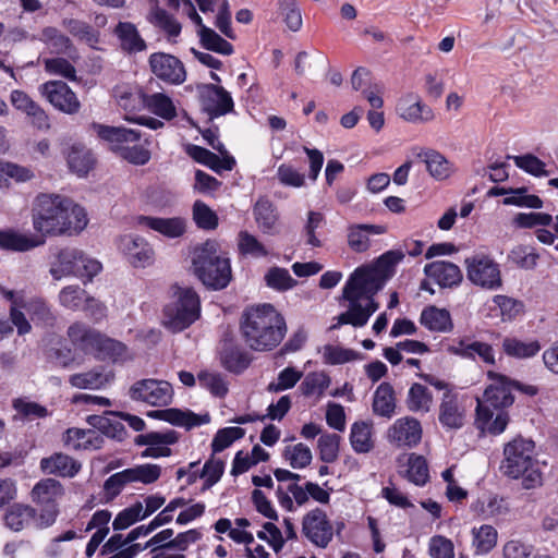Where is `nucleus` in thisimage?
Returning a JSON list of instances; mask_svg holds the SVG:
<instances>
[{
  "label": "nucleus",
  "mask_w": 558,
  "mask_h": 558,
  "mask_svg": "<svg viewBox=\"0 0 558 558\" xmlns=\"http://www.w3.org/2000/svg\"><path fill=\"white\" fill-rule=\"evenodd\" d=\"M31 211L33 228L43 236L71 235L87 225L85 209L59 194H38Z\"/></svg>",
  "instance_id": "obj_1"
},
{
  "label": "nucleus",
  "mask_w": 558,
  "mask_h": 558,
  "mask_svg": "<svg viewBox=\"0 0 558 558\" xmlns=\"http://www.w3.org/2000/svg\"><path fill=\"white\" fill-rule=\"evenodd\" d=\"M385 280L377 269L357 268L347 281L342 296L349 302L347 312L338 315L329 329L335 330L342 325L363 327L368 318L378 310L375 294L384 287Z\"/></svg>",
  "instance_id": "obj_2"
},
{
  "label": "nucleus",
  "mask_w": 558,
  "mask_h": 558,
  "mask_svg": "<svg viewBox=\"0 0 558 558\" xmlns=\"http://www.w3.org/2000/svg\"><path fill=\"white\" fill-rule=\"evenodd\" d=\"M240 328L245 343L255 351L272 350L287 332L283 316L271 304L247 310L242 316Z\"/></svg>",
  "instance_id": "obj_3"
},
{
  "label": "nucleus",
  "mask_w": 558,
  "mask_h": 558,
  "mask_svg": "<svg viewBox=\"0 0 558 558\" xmlns=\"http://www.w3.org/2000/svg\"><path fill=\"white\" fill-rule=\"evenodd\" d=\"M488 378L492 383L484 391L483 401H478L475 423L483 432L498 435L506 429L509 422L504 409L514 401L511 393L512 380L494 372H488Z\"/></svg>",
  "instance_id": "obj_4"
},
{
  "label": "nucleus",
  "mask_w": 558,
  "mask_h": 558,
  "mask_svg": "<svg viewBox=\"0 0 558 558\" xmlns=\"http://www.w3.org/2000/svg\"><path fill=\"white\" fill-rule=\"evenodd\" d=\"M499 470L508 478L521 480L524 489H534L543 484L542 465L535 457V445L523 437H517L505 445Z\"/></svg>",
  "instance_id": "obj_5"
},
{
  "label": "nucleus",
  "mask_w": 558,
  "mask_h": 558,
  "mask_svg": "<svg viewBox=\"0 0 558 558\" xmlns=\"http://www.w3.org/2000/svg\"><path fill=\"white\" fill-rule=\"evenodd\" d=\"M193 269L202 283L211 290L225 289L232 279L230 259L216 241L208 240L194 250Z\"/></svg>",
  "instance_id": "obj_6"
},
{
  "label": "nucleus",
  "mask_w": 558,
  "mask_h": 558,
  "mask_svg": "<svg viewBox=\"0 0 558 558\" xmlns=\"http://www.w3.org/2000/svg\"><path fill=\"white\" fill-rule=\"evenodd\" d=\"M201 300L192 288L175 287L173 298L163 308L162 325L171 332H180L198 319Z\"/></svg>",
  "instance_id": "obj_7"
},
{
  "label": "nucleus",
  "mask_w": 558,
  "mask_h": 558,
  "mask_svg": "<svg viewBox=\"0 0 558 558\" xmlns=\"http://www.w3.org/2000/svg\"><path fill=\"white\" fill-rule=\"evenodd\" d=\"M466 277L475 286L486 290H498L502 287L501 270L490 256L478 253L464 260Z\"/></svg>",
  "instance_id": "obj_8"
},
{
  "label": "nucleus",
  "mask_w": 558,
  "mask_h": 558,
  "mask_svg": "<svg viewBox=\"0 0 558 558\" xmlns=\"http://www.w3.org/2000/svg\"><path fill=\"white\" fill-rule=\"evenodd\" d=\"M302 534L313 545L326 548L333 537V526L320 508L308 511L302 519Z\"/></svg>",
  "instance_id": "obj_9"
},
{
  "label": "nucleus",
  "mask_w": 558,
  "mask_h": 558,
  "mask_svg": "<svg viewBox=\"0 0 558 558\" xmlns=\"http://www.w3.org/2000/svg\"><path fill=\"white\" fill-rule=\"evenodd\" d=\"M130 397L154 407H163L171 402L173 391L170 383L157 379H142L130 388Z\"/></svg>",
  "instance_id": "obj_10"
},
{
  "label": "nucleus",
  "mask_w": 558,
  "mask_h": 558,
  "mask_svg": "<svg viewBox=\"0 0 558 558\" xmlns=\"http://www.w3.org/2000/svg\"><path fill=\"white\" fill-rule=\"evenodd\" d=\"M40 95L56 109L66 114L80 111L81 102L75 93L62 81H49L40 85Z\"/></svg>",
  "instance_id": "obj_11"
},
{
  "label": "nucleus",
  "mask_w": 558,
  "mask_h": 558,
  "mask_svg": "<svg viewBox=\"0 0 558 558\" xmlns=\"http://www.w3.org/2000/svg\"><path fill=\"white\" fill-rule=\"evenodd\" d=\"M10 102L13 108L23 113L28 123L38 131H49L51 121L46 110L27 93L14 89L10 93Z\"/></svg>",
  "instance_id": "obj_12"
},
{
  "label": "nucleus",
  "mask_w": 558,
  "mask_h": 558,
  "mask_svg": "<svg viewBox=\"0 0 558 558\" xmlns=\"http://www.w3.org/2000/svg\"><path fill=\"white\" fill-rule=\"evenodd\" d=\"M466 410L458 392L447 390L438 405V421L447 429H460L465 422Z\"/></svg>",
  "instance_id": "obj_13"
},
{
  "label": "nucleus",
  "mask_w": 558,
  "mask_h": 558,
  "mask_svg": "<svg viewBox=\"0 0 558 558\" xmlns=\"http://www.w3.org/2000/svg\"><path fill=\"white\" fill-rule=\"evenodd\" d=\"M198 92L202 107L210 119L225 116L233 110L232 97L222 86L204 84L198 87Z\"/></svg>",
  "instance_id": "obj_14"
},
{
  "label": "nucleus",
  "mask_w": 558,
  "mask_h": 558,
  "mask_svg": "<svg viewBox=\"0 0 558 558\" xmlns=\"http://www.w3.org/2000/svg\"><path fill=\"white\" fill-rule=\"evenodd\" d=\"M151 72L161 81L180 85L186 78L183 63L172 54L156 52L149 57Z\"/></svg>",
  "instance_id": "obj_15"
},
{
  "label": "nucleus",
  "mask_w": 558,
  "mask_h": 558,
  "mask_svg": "<svg viewBox=\"0 0 558 558\" xmlns=\"http://www.w3.org/2000/svg\"><path fill=\"white\" fill-rule=\"evenodd\" d=\"M422 426L418 420L404 416L396 420L388 428L387 439L397 447L416 446L422 439Z\"/></svg>",
  "instance_id": "obj_16"
},
{
  "label": "nucleus",
  "mask_w": 558,
  "mask_h": 558,
  "mask_svg": "<svg viewBox=\"0 0 558 558\" xmlns=\"http://www.w3.org/2000/svg\"><path fill=\"white\" fill-rule=\"evenodd\" d=\"M178 440L179 435L175 430L150 432L136 436L135 444L147 447L142 452V457L159 458L169 457L171 454V450L168 446L175 444Z\"/></svg>",
  "instance_id": "obj_17"
},
{
  "label": "nucleus",
  "mask_w": 558,
  "mask_h": 558,
  "mask_svg": "<svg viewBox=\"0 0 558 558\" xmlns=\"http://www.w3.org/2000/svg\"><path fill=\"white\" fill-rule=\"evenodd\" d=\"M93 130L97 135L108 142L111 149L120 154L126 146L137 143L141 138V133L133 129L123 126H109L99 123H93Z\"/></svg>",
  "instance_id": "obj_18"
},
{
  "label": "nucleus",
  "mask_w": 558,
  "mask_h": 558,
  "mask_svg": "<svg viewBox=\"0 0 558 558\" xmlns=\"http://www.w3.org/2000/svg\"><path fill=\"white\" fill-rule=\"evenodd\" d=\"M396 110L400 118L411 123L429 122L435 117L432 108L425 105L420 96L415 94L401 97Z\"/></svg>",
  "instance_id": "obj_19"
},
{
  "label": "nucleus",
  "mask_w": 558,
  "mask_h": 558,
  "mask_svg": "<svg viewBox=\"0 0 558 558\" xmlns=\"http://www.w3.org/2000/svg\"><path fill=\"white\" fill-rule=\"evenodd\" d=\"M119 248L134 267H146L153 263L154 251L143 238L124 235L120 239Z\"/></svg>",
  "instance_id": "obj_20"
},
{
  "label": "nucleus",
  "mask_w": 558,
  "mask_h": 558,
  "mask_svg": "<svg viewBox=\"0 0 558 558\" xmlns=\"http://www.w3.org/2000/svg\"><path fill=\"white\" fill-rule=\"evenodd\" d=\"M40 470L49 475L73 477L80 472L81 463L65 453L54 452L40 460Z\"/></svg>",
  "instance_id": "obj_21"
},
{
  "label": "nucleus",
  "mask_w": 558,
  "mask_h": 558,
  "mask_svg": "<svg viewBox=\"0 0 558 558\" xmlns=\"http://www.w3.org/2000/svg\"><path fill=\"white\" fill-rule=\"evenodd\" d=\"M424 272L444 288L457 286L463 278L459 266L446 260H436L425 265Z\"/></svg>",
  "instance_id": "obj_22"
},
{
  "label": "nucleus",
  "mask_w": 558,
  "mask_h": 558,
  "mask_svg": "<svg viewBox=\"0 0 558 558\" xmlns=\"http://www.w3.org/2000/svg\"><path fill=\"white\" fill-rule=\"evenodd\" d=\"M62 440L64 446L72 450L99 449L104 444V437L95 429L69 428Z\"/></svg>",
  "instance_id": "obj_23"
},
{
  "label": "nucleus",
  "mask_w": 558,
  "mask_h": 558,
  "mask_svg": "<svg viewBox=\"0 0 558 558\" xmlns=\"http://www.w3.org/2000/svg\"><path fill=\"white\" fill-rule=\"evenodd\" d=\"M137 222L168 238H179L183 235L186 230V221L181 217L157 218L141 216Z\"/></svg>",
  "instance_id": "obj_24"
},
{
  "label": "nucleus",
  "mask_w": 558,
  "mask_h": 558,
  "mask_svg": "<svg viewBox=\"0 0 558 558\" xmlns=\"http://www.w3.org/2000/svg\"><path fill=\"white\" fill-rule=\"evenodd\" d=\"M113 379V373L106 372L102 367H96L87 372L75 373L69 377V384L77 389L98 390L107 386Z\"/></svg>",
  "instance_id": "obj_25"
},
{
  "label": "nucleus",
  "mask_w": 558,
  "mask_h": 558,
  "mask_svg": "<svg viewBox=\"0 0 558 558\" xmlns=\"http://www.w3.org/2000/svg\"><path fill=\"white\" fill-rule=\"evenodd\" d=\"M186 153L195 161L209 167L216 172H220L221 170H232L235 165L234 158L229 156L228 153L222 155V158H220L210 150L197 145H190Z\"/></svg>",
  "instance_id": "obj_26"
},
{
  "label": "nucleus",
  "mask_w": 558,
  "mask_h": 558,
  "mask_svg": "<svg viewBox=\"0 0 558 558\" xmlns=\"http://www.w3.org/2000/svg\"><path fill=\"white\" fill-rule=\"evenodd\" d=\"M159 413V417L163 421L175 426L184 427L187 430L210 422V415L208 413L195 414L190 410L167 409Z\"/></svg>",
  "instance_id": "obj_27"
},
{
  "label": "nucleus",
  "mask_w": 558,
  "mask_h": 558,
  "mask_svg": "<svg viewBox=\"0 0 558 558\" xmlns=\"http://www.w3.org/2000/svg\"><path fill=\"white\" fill-rule=\"evenodd\" d=\"M416 157L425 163L426 170L436 180H445L453 171L451 163L437 150L421 149L416 153Z\"/></svg>",
  "instance_id": "obj_28"
},
{
  "label": "nucleus",
  "mask_w": 558,
  "mask_h": 558,
  "mask_svg": "<svg viewBox=\"0 0 558 558\" xmlns=\"http://www.w3.org/2000/svg\"><path fill=\"white\" fill-rule=\"evenodd\" d=\"M253 214L258 228L263 233L274 235L278 233V213L275 205L267 198H259Z\"/></svg>",
  "instance_id": "obj_29"
},
{
  "label": "nucleus",
  "mask_w": 558,
  "mask_h": 558,
  "mask_svg": "<svg viewBox=\"0 0 558 558\" xmlns=\"http://www.w3.org/2000/svg\"><path fill=\"white\" fill-rule=\"evenodd\" d=\"M90 352L97 353L101 357L111 359L113 362L123 363L133 359V354L124 343L102 333L99 335Z\"/></svg>",
  "instance_id": "obj_30"
},
{
  "label": "nucleus",
  "mask_w": 558,
  "mask_h": 558,
  "mask_svg": "<svg viewBox=\"0 0 558 558\" xmlns=\"http://www.w3.org/2000/svg\"><path fill=\"white\" fill-rule=\"evenodd\" d=\"M397 398L393 387L389 383H381L373 396V412L381 417L390 418L396 413Z\"/></svg>",
  "instance_id": "obj_31"
},
{
  "label": "nucleus",
  "mask_w": 558,
  "mask_h": 558,
  "mask_svg": "<svg viewBox=\"0 0 558 558\" xmlns=\"http://www.w3.org/2000/svg\"><path fill=\"white\" fill-rule=\"evenodd\" d=\"M118 105L125 111H136L144 107L146 93L136 85L119 84L113 88Z\"/></svg>",
  "instance_id": "obj_32"
},
{
  "label": "nucleus",
  "mask_w": 558,
  "mask_h": 558,
  "mask_svg": "<svg viewBox=\"0 0 558 558\" xmlns=\"http://www.w3.org/2000/svg\"><path fill=\"white\" fill-rule=\"evenodd\" d=\"M113 33L118 37L123 51L136 53L146 49V43L133 23L119 22Z\"/></svg>",
  "instance_id": "obj_33"
},
{
  "label": "nucleus",
  "mask_w": 558,
  "mask_h": 558,
  "mask_svg": "<svg viewBox=\"0 0 558 558\" xmlns=\"http://www.w3.org/2000/svg\"><path fill=\"white\" fill-rule=\"evenodd\" d=\"M449 350L462 357L475 359V356H478L486 364L495 363L494 350L492 345L485 342L459 340Z\"/></svg>",
  "instance_id": "obj_34"
},
{
  "label": "nucleus",
  "mask_w": 558,
  "mask_h": 558,
  "mask_svg": "<svg viewBox=\"0 0 558 558\" xmlns=\"http://www.w3.org/2000/svg\"><path fill=\"white\" fill-rule=\"evenodd\" d=\"M143 108L166 121H171L178 116L177 106L171 97L160 92L146 93Z\"/></svg>",
  "instance_id": "obj_35"
},
{
  "label": "nucleus",
  "mask_w": 558,
  "mask_h": 558,
  "mask_svg": "<svg viewBox=\"0 0 558 558\" xmlns=\"http://www.w3.org/2000/svg\"><path fill=\"white\" fill-rule=\"evenodd\" d=\"M64 489L61 483L54 478L39 481L32 489V499L39 506L58 505L63 496Z\"/></svg>",
  "instance_id": "obj_36"
},
{
  "label": "nucleus",
  "mask_w": 558,
  "mask_h": 558,
  "mask_svg": "<svg viewBox=\"0 0 558 558\" xmlns=\"http://www.w3.org/2000/svg\"><path fill=\"white\" fill-rule=\"evenodd\" d=\"M142 550L141 544H131L126 536L114 534L104 544L100 554L108 558H133Z\"/></svg>",
  "instance_id": "obj_37"
},
{
  "label": "nucleus",
  "mask_w": 558,
  "mask_h": 558,
  "mask_svg": "<svg viewBox=\"0 0 558 558\" xmlns=\"http://www.w3.org/2000/svg\"><path fill=\"white\" fill-rule=\"evenodd\" d=\"M420 323L434 332H449L453 328L450 313L436 306L424 308L421 313Z\"/></svg>",
  "instance_id": "obj_38"
},
{
  "label": "nucleus",
  "mask_w": 558,
  "mask_h": 558,
  "mask_svg": "<svg viewBox=\"0 0 558 558\" xmlns=\"http://www.w3.org/2000/svg\"><path fill=\"white\" fill-rule=\"evenodd\" d=\"M77 258H80V250L73 247L60 250L56 255V260L51 264V276L56 280H60L68 276H74Z\"/></svg>",
  "instance_id": "obj_39"
},
{
  "label": "nucleus",
  "mask_w": 558,
  "mask_h": 558,
  "mask_svg": "<svg viewBox=\"0 0 558 558\" xmlns=\"http://www.w3.org/2000/svg\"><path fill=\"white\" fill-rule=\"evenodd\" d=\"M44 240L36 236H28L14 230H0V248L25 252L39 246Z\"/></svg>",
  "instance_id": "obj_40"
},
{
  "label": "nucleus",
  "mask_w": 558,
  "mask_h": 558,
  "mask_svg": "<svg viewBox=\"0 0 558 558\" xmlns=\"http://www.w3.org/2000/svg\"><path fill=\"white\" fill-rule=\"evenodd\" d=\"M472 548L476 555H485L493 550L498 541V532L490 524H482L471 530Z\"/></svg>",
  "instance_id": "obj_41"
},
{
  "label": "nucleus",
  "mask_w": 558,
  "mask_h": 558,
  "mask_svg": "<svg viewBox=\"0 0 558 558\" xmlns=\"http://www.w3.org/2000/svg\"><path fill=\"white\" fill-rule=\"evenodd\" d=\"M472 510L485 519H492L506 515L509 511V507L502 497L487 495L472 504Z\"/></svg>",
  "instance_id": "obj_42"
},
{
  "label": "nucleus",
  "mask_w": 558,
  "mask_h": 558,
  "mask_svg": "<svg viewBox=\"0 0 558 558\" xmlns=\"http://www.w3.org/2000/svg\"><path fill=\"white\" fill-rule=\"evenodd\" d=\"M384 227L376 225H353L348 228V244L355 252H365L369 246L368 234H381Z\"/></svg>",
  "instance_id": "obj_43"
},
{
  "label": "nucleus",
  "mask_w": 558,
  "mask_h": 558,
  "mask_svg": "<svg viewBox=\"0 0 558 558\" xmlns=\"http://www.w3.org/2000/svg\"><path fill=\"white\" fill-rule=\"evenodd\" d=\"M405 404L411 412L427 413L433 405V395L426 386L414 383L409 388Z\"/></svg>",
  "instance_id": "obj_44"
},
{
  "label": "nucleus",
  "mask_w": 558,
  "mask_h": 558,
  "mask_svg": "<svg viewBox=\"0 0 558 558\" xmlns=\"http://www.w3.org/2000/svg\"><path fill=\"white\" fill-rule=\"evenodd\" d=\"M505 353L515 359H529L535 356L542 349L537 340L522 341L517 338L506 337L502 340Z\"/></svg>",
  "instance_id": "obj_45"
},
{
  "label": "nucleus",
  "mask_w": 558,
  "mask_h": 558,
  "mask_svg": "<svg viewBox=\"0 0 558 558\" xmlns=\"http://www.w3.org/2000/svg\"><path fill=\"white\" fill-rule=\"evenodd\" d=\"M68 165L71 171L84 177L94 167L93 154L84 146L73 145L68 154Z\"/></svg>",
  "instance_id": "obj_46"
},
{
  "label": "nucleus",
  "mask_w": 558,
  "mask_h": 558,
  "mask_svg": "<svg viewBox=\"0 0 558 558\" xmlns=\"http://www.w3.org/2000/svg\"><path fill=\"white\" fill-rule=\"evenodd\" d=\"M372 429V424H368L366 422H356L352 425L350 433V442L355 452L366 453L374 448Z\"/></svg>",
  "instance_id": "obj_47"
},
{
  "label": "nucleus",
  "mask_w": 558,
  "mask_h": 558,
  "mask_svg": "<svg viewBox=\"0 0 558 558\" xmlns=\"http://www.w3.org/2000/svg\"><path fill=\"white\" fill-rule=\"evenodd\" d=\"M35 519V509L31 506L16 504L5 513L4 521L9 529L20 532Z\"/></svg>",
  "instance_id": "obj_48"
},
{
  "label": "nucleus",
  "mask_w": 558,
  "mask_h": 558,
  "mask_svg": "<svg viewBox=\"0 0 558 558\" xmlns=\"http://www.w3.org/2000/svg\"><path fill=\"white\" fill-rule=\"evenodd\" d=\"M87 423L95 427L101 436L105 435L113 439L122 440L126 434L123 424L116 418L89 415L87 417Z\"/></svg>",
  "instance_id": "obj_49"
},
{
  "label": "nucleus",
  "mask_w": 558,
  "mask_h": 558,
  "mask_svg": "<svg viewBox=\"0 0 558 558\" xmlns=\"http://www.w3.org/2000/svg\"><path fill=\"white\" fill-rule=\"evenodd\" d=\"M100 332L89 329L86 325L75 323L68 329L70 340L82 350L90 352L99 337Z\"/></svg>",
  "instance_id": "obj_50"
},
{
  "label": "nucleus",
  "mask_w": 558,
  "mask_h": 558,
  "mask_svg": "<svg viewBox=\"0 0 558 558\" xmlns=\"http://www.w3.org/2000/svg\"><path fill=\"white\" fill-rule=\"evenodd\" d=\"M198 36L204 48L225 56H230L233 52L232 45L218 35L214 29L202 26L198 29Z\"/></svg>",
  "instance_id": "obj_51"
},
{
  "label": "nucleus",
  "mask_w": 558,
  "mask_h": 558,
  "mask_svg": "<svg viewBox=\"0 0 558 558\" xmlns=\"http://www.w3.org/2000/svg\"><path fill=\"white\" fill-rule=\"evenodd\" d=\"M41 40L52 53H69L73 49L70 38L54 27L45 28L41 33Z\"/></svg>",
  "instance_id": "obj_52"
},
{
  "label": "nucleus",
  "mask_w": 558,
  "mask_h": 558,
  "mask_svg": "<svg viewBox=\"0 0 558 558\" xmlns=\"http://www.w3.org/2000/svg\"><path fill=\"white\" fill-rule=\"evenodd\" d=\"M238 250L241 255L254 258L265 257L268 255L267 248L259 240L248 231H240L238 234Z\"/></svg>",
  "instance_id": "obj_53"
},
{
  "label": "nucleus",
  "mask_w": 558,
  "mask_h": 558,
  "mask_svg": "<svg viewBox=\"0 0 558 558\" xmlns=\"http://www.w3.org/2000/svg\"><path fill=\"white\" fill-rule=\"evenodd\" d=\"M62 25L72 36L80 40H83L89 45L98 43V32L84 21L76 19H65L63 20Z\"/></svg>",
  "instance_id": "obj_54"
},
{
  "label": "nucleus",
  "mask_w": 558,
  "mask_h": 558,
  "mask_svg": "<svg viewBox=\"0 0 558 558\" xmlns=\"http://www.w3.org/2000/svg\"><path fill=\"white\" fill-rule=\"evenodd\" d=\"M265 282L277 291L290 290L298 283L288 269L281 267H271L265 275Z\"/></svg>",
  "instance_id": "obj_55"
},
{
  "label": "nucleus",
  "mask_w": 558,
  "mask_h": 558,
  "mask_svg": "<svg viewBox=\"0 0 558 558\" xmlns=\"http://www.w3.org/2000/svg\"><path fill=\"white\" fill-rule=\"evenodd\" d=\"M407 477L417 486L424 485L429 477L426 460L422 456L414 453L408 458Z\"/></svg>",
  "instance_id": "obj_56"
},
{
  "label": "nucleus",
  "mask_w": 558,
  "mask_h": 558,
  "mask_svg": "<svg viewBox=\"0 0 558 558\" xmlns=\"http://www.w3.org/2000/svg\"><path fill=\"white\" fill-rule=\"evenodd\" d=\"M283 457L289 461L293 469H303L307 466L313 458L311 449L302 442L293 446H287L283 451Z\"/></svg>",
  "instance_id": "obj_57"
},
{
  "label": "nucleus",
  "mask_w": 558,
  "mask_h": 558,
  "mask_svg": "<svg viewBox=\"0 0 558 558\" xmlns=\"http://www.w3.org/2000/svg\"><path fill=\"white\" fill-rule=\"evenodd\" d=\"M32 320L37 322L45 326H50L54 322V315L47 303L40 299H33L28 302L25 301V306Z\"/></svg>",
  "instance_id": "obj_58"
},
{
  "label": "nucleus",
  "mask_w": 558,
  "mask_h": 558,
  "mask_svg": "<svg viewBox=\"0 0 558 558\" xmlns=\"http://www.w3.org/2000/svg\"><path fill=\"white\" fill-rule=\"evenodd\" d=\"M280 13L288 28L292 32L301 29L303 21L296 0H279Z\"/></svg>",
  "instance_id": "obj_59"
},
{
  "label": "nucleus",
  "mask_w": 558,
  "mask_h": 558,
  "mask_svg": "<svg viewBox=\"0 0 558 558\" xmlns=\"http://www.w3.org/2000/svg\"><path fill=\"white\" fill-rule=\"evenodd\" d=\"M244 435L245 430L241 427H225L219 429L211 442L213 452L217 453L223 451Z\"/></svg>",
  "instance_id": "obj_60"
},
{
  "label": "nucleus",
  "mask_w": 558,
  "mask_h": 558,
  "mask_svg": "<svg viewBox=\"0 0 558 558\" xmlns=\"http://www.w3.org/2000/svg\"><path fill=\"white\" fill-rule=\"evenodd\" d=\"M340 436L337 434H323L318 439L319 458L326 463H332L339 456Z\"/></svg>",
  "instance_id": "obj_61"
},
{
  "label": "nucleus",
  "mask_w": 558,
  "mask_h": 558,
  "mask_svg": "<svg viewBox=\"0 0 558 558\" xmlns=\"http://www.w3.org/2000/svg\"><path fill=\"white\" fill-rule=\"evenodd\" d=\"M329 384L330 380L324 373H310L305 376L300 389L306 397L314 395L322 396Z\"/></svg>",
  "instance_id": "obj_62"
},
{
  "label": "nucleus",
  "mask_w": 558,
  "mask_h": 558,
  "mask_svg": "<svg viewBox=\"0 0 558 558\" xmlns=\"http://www.w3.org/2000/svg\"><path fill=\"white\" fill-rule=\"evenodd\" d=\"M193 219L197 227L205 230H213L218 226V217L202 201H196L193 205Z\"/></svg>",
  "instance_id": "obj_63"
},
{
  "label": "nucleus",
  "mask_w": 558,
  "mask_h": 558,
  "mask_svg": "<svg viewBox=\"0 0 558 558\" xmlns=\"http://www.w3.org/2000/svg\"><path fill=\"white\" fill-rule=\"evenodd\" d=\"M428 553L432 558H454V545L449 538L435 535L429 539Z\"/></svg>",
  "instance_id": "obj_64"
}]
</instances>
